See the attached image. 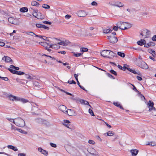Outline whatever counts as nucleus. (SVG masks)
<instances>
[{
    "instance_id": "obj_1",
    "label": "nucleus",
    "mask_w": 156,
    "mask_h": 156,
    "mask_svg": "<svg viewBox=\"0 0 156 156\" xmlns=\"http://www.w3.org/2000/svg\"><path fill=\"white\" fill-rule=\"evenodd\" d=\"M16 123L15 125L18 126L20 127H23L25 125V122L20 118H18L17 119H15Z\"/></svg>"
},
{
    "instance_id": "obj_2",
    "label": "nucleus",
    "mask_w": 156,
    "mask_h": 156,
    "mask_svg": "<svg viewBox=\"0 0 156 156\" xmlns=\"http://www.w3.org/2000/svg\"><path fill=\"white\" fill-rule=\"evenodd\" d=\"M151 34L150 31L146 29H144L141 30L140 35L142 37H144L143 38H145L148 37Z\"/></svg>"
},
{
    "instance_id": "obj_3",
    "label": "nucleus",
    "mask_w": 156,
    "mask_h": 156,
    "mask_svg": "<svg viewBox=\"0 0 156 156\" xmlns=\"http://www.w3.org/2000/svg\"><path fill=\"white\" fill-rule=\"evenodd\" d=\"M137 66L143 69H147L148 66L143 61H140L137 63Z\"/></svg>"
},
{
    "instance_id": "obj_4",
    "label": "nucleus",
    "mask_w": 156,
    "mask_h": 156,
    "mask_svg": "<svg viewBox=\"0 0 156 156\" xmlns=\"http://www.w3.org/2000/svg\"><path fill=\"white\" fill-rule=\"evenodd\" d=\"M108 39L109 41L112 43H116L118 41L117 38L115 36H112L111 35L108 36Z\"/></svg>"
},
{
    "instance_id": "obj_5",
    "label": "nucleus",
    "mask_w": 156,
    "mask_h": 156,
    "mask_svg": "<svg viewBox=\"0 0 156 156\" xmlns=\"http://www.w3.org/2000/svg\"><path fill=\"white\" fill-rule=\"evenodd\" d=\"M76 14L79 17H82L86 16L87 15V13L84 10L79 11L77 12Z\"/></svg>"
},
{
    "instance_id": "obj_6",
    "label": "nucleus",
    "mask_w": 156,
    "mask_h": 156,
    "mask_svg": "<svg viewBox=\"0 0 156 156\" xmlns=\"http://www.w3.org/2000/svg\"><path fill=\"white\" fill-rule=\"evenodd\" d=\"M70 122L69 120H64L63 121V124L67 127L71 129L72 126L70 125Z\"/></svg>"
},
{
    "instance_id": "obj_7",
    "label": "nucleus",
    "mask_w": 156,
    "mask_h": 156,
    "mask_svg": "<svg viewBox=\"0 0 156 156\" xmlns=\"http://www.w3.org/2000/svg\"><path fill=\"white\" fill-rule=\"evenodd\" d=\"M58 109L62 112H65L66 113H67L68 111L66 110L67 109L66 107L63 105H60L58 107Z\"/></svg>"
},
{
    "instance_id": "obj_8",
    "label": "nucleus",
    "mask_w": 156,
    "mask_h": 156,
    "mask_svg": "<svg viewBox=\"0 0 156 156\" xmlns=\"http://www.w3.org/2000/svg\"><path fill=\"white\" fill-rule=\"evenodd\" d=\"M108 50H105L101 52V55L104 57L110 58L108 56Z\"/></svg>"
},
{
    "instance_id": "obj_9",
    "label": "nucleus",
    "mask_w": 156,
    "mask_h": 156,
    "mask_svg": "<svg viewBox=\"0 0 156 156\" xmlns=\"http://www.w3.org/2000/svg\"><path fill=\"white\" fill-rule=\"evenodd\" d=\"M109 4L112 6H117L119 7H122L124 6V4L119 2H115V4H112V2H110Z\"/></svg>"
},
{
    "instance_id": "obj_10",
    "label": "nucleus",
    "mask_w": 156,
    "mask_h": 156,
    "mask_svg": "<svg viewBox=\"0 0 156 156\" xmlns=\"http://www.w3.org/2000/svg\"><path fill=\"white\" fill-rule=\"evenodd\" d=\"M38 10H34V12L33 14V16L36 18H37L39 19H43L44 18L43 16L41 17V16H38V13H37Z\"/></svg>"
},
{
    "instance_id": "obj_11",
    "label": "nucleus",
    "mask_w": 156,
    "mask_h": 156,
    "mask_svg": "<svg viewBox=\"0 0 156 156\" xmlns=\"http://www.w3.org/2000/svg\"><path fill=\"white\" fill-rule=\"evenodd\" d=\"M89 152L90 154L91 155H97L98 154V153L94 148H91L89 149Z\"/></svg>"
},
{
    "instance_id": "obj_12",
    "label": "nucleus",
    "mask_w": 156,
    "mask_h": 156,
    "mask_svg": "<svg viewBox=\"0 0 156 156\" xmlns=\"http://www.w3.org/2000/svg\"><path fill=\"white\" fill-rule=\"evenodd\" d=\"M8 97H9L10 100L12 101H18L19 99V98L16 96H13L12 94H10L8 96Z\"/></svg>"
},
{
    "instance_id": "obj_13",
    "label": "nucleus",
    "mask_w": 156,
    "mask_h": 156,
    "mask_svg": "<svg viewBox=\"0 0 156 156\" xmlns=\"http://www.w3.org/2000/svg\"><path fill=\"white\" fill-rule=\"evenodd\" d=\"M67 113L70 116H75L76 115V111L71 109H68V111Z\"/></svg>"
},
{
    "instance_id": "obj_14",
    "label": "nucleus",
    "mask_w": 156,
    "mask_h": 156,
    "mask_svg": "<svg viewBox=\"0 0 156 156\" xmlns=\"http://www.w3.org/2000/svg\"><path fill=\"white\" fill-rule=\"evenodd\" d=\"M2 60L5 61L6 62H13V61L12 59H11V58L7 56H5L2 58Z\"/></svg>"
},
{
    "instance_id": "obj_15",
    "label": "nucleus",
    "mask_w": 156,
    "mask_h": 156,
    "mask_svg": "<svg viewBox=\"0 0 156 156\" xmlns=\"http://www.w3.org/2000/svg\"><path fill=\"white\" fill-rule=\"evenodd\" d=\"M38 151L41 152L42 154L44 155H47L48 154V152L41 147H39L38 149Z\"/></svg>"
},
{
    "instance_id": "obj_16",
    "label": "nucleus",
    "mask_w": 156,
    "mask_h": 156,
    "mask_svg": "<svg viewBox=\"0 0 156 156\" xmlns=\"http://www.w3.org/2000/svg\"><path fill=\"white\" fill-rule=\"evenodd\" d=\"M137 43L138 45L142 46L146 43V41L144 39H141L140 41H138Z\"/></svg>"
},
{
    "instance_id": "obj_17",
    "label": "nucleus",
    "mask_w": 156,
    "mask_h": 156,
    "mask_svg": "<svg viewBox=\"0 0 156 156\" xmlns=\"http://www.w3.org/2000/svg\"><path fill=\"white\" fill-rule=\"evenodd\" d=\"M125 69V70L127 69L128 71H129L130 72L134 73V74H138L134 70H133L132 69H131L129 68V66L127 65V66H126Z\"/></svg>"
},
{
    "instance_id": "obj_18",
    "label": "nucleus",
    "mask_w": 156,
    "mask_h": 156,
    "mask_svg": "<svg viewBox=\"0 0 156 156\" xmlns=\"http://www.w3.org/2000/svg\"><path fill=\"white\" fill-rule=\"evenodd\" d=\"M138 150L136 149L131 150L130 151V152L132 153V156H135L137 155L138 152Z\"/></svg>"
},
{
    "instance_id": "obj_19",
    "label": "nucleus",
    "mask_w": 156,
    "mask_h": 156,
    "mask_svg": "<svg viewBox=\"0 0 156 156\" xmlns=\"http://www.w3.org/2000/svg\"><path fill=\"white\" fill-rule=\"evenodd\" d=\"M80 102L81 104H83L84 105H88L90 107H91V106L89 105L88 102L87 101L80 99Z\"/></svg>"
},
{
    "instance_id": "obj_20",
    "label": "nucleus",
    "mask_w": 156,
    "mask_h": 156,
    "mask_svg": "<svg viewBox=\"0 0 156 156\" xmlns=\"http://www.w3.org/2000/svg\"><path fill=\"white\" fill-rule=\"evenodd\" d=\"M7 147L8 148L11 149L15 151H18V149L16 147L12 145H9Z\"/></svg>"
},
{
    "instance_id": "obj_21",
    "label": "nucleus",
    "mask_w": 156,
    "mask_h": 156,
    "mask_svg": "<svg viewBox=\"0 0 156 156\" xmlns=\"http://www.w3.org/2000/svg\"><path fill=\"white\" fill-rule=\"evenodd\" d=\"M126 23H124V22H119L117 23L116 25L119 27V28L122 30V28H121V26L122 25H124V24ZM122 29L123 28H122Z\"/></svg>"
},
{
    "instance_id": "obj_22",
    "label": "nucleus",
    "mask_w": 156,
    "mask_h": 156,
    "mask_svg": "<svg viewBox=\"0 0 156 156\" xmlns=\"http://www.w3.org/2000/svg\"><path fill=\"white\" fill-rule=\"evenodd\" d=\"M154 105V103L151 101H149V103L147 104V105H148V107L149 108L153 107Z\"/></svg>"
},
{
    "instance_id": "obj_23",
    "label": "nucleus",
    "mask_w": 156,
    "mask_h": 156,
    "mask_svg": "<svg viewBox=\"0 0 156 156\" xmlns=\"http://www.w3.org/2000/svg\"><path fill=\"white\" fill-rule=\"evenodd\" d=\"M20 10L22 12H27L28 11V9L27 7H24L20 8Z\"/></svg>"
},
{
    "instance_id": "obj_24",
    "label": "nucleus",
    "mask_w": 156,
    "mask_h": 156,
    "mask_svg": "<svg viewBox=\"0 0 156 156\" xmlns=\"http://www.w3.org/2000/svg\"><path fill=\"white\" fill-rule=\"evenodd\" d=\"M112 30H111V29H110V28H109V29H105L103 30V32L105 33H111L112 31Z\"/></svg>"
},
{
    "instance_id": "obj_25",
    "label": "nucleus",
    "mask_w": 156,
    "mask_h": 156,
    "mask_svg": "<svg viewBox=\"0 0 156 156\" xmlns=\"http://www.w3.org/2000/svg\"><path fill=\"white\" fill-rule=\"evenodd\" d=\"M11 73L14 74H17V72H18V71L16 70H14L11 69V68H8L7 69Z\"/></svg>"
},
{
    "instance_id": "obj_26",
    "label": "nucleus",
    "mask_w": 156,
    "mask_h": 156,
    "mask_svg": "<svg viewBox=\"0 0 156 156\" xmlns=\"http://www.w3.org/2000/svg\"><path fill=\"white\" fill-rule=\"evenodd\" d=\"M148 51L149 53L152 54L153 56L155 55V52L154 51L151 49H149L148 50Z\"/></svg>"
},
{
    "instance_id": "obj_27",
    "label": "nucleus",
    "mask_w": 156,
    "mask_h": 156,
    "mask_svg": "<svg viewBox=\"0 0 156 156\" xmlns=\"http://www.w3.org/2000/svg\"><path fill=\"white\" fill-rule=\"evenodd\" d=\"M19 100L18 101H20L23 103H25L29 102L28 100L27 99H25L23 98H19Z\"/></svg>"
},
{
    "instance_id": "obj_28",
    "label": "nucleus",
    "mask_w": 156,
    "mask_h": 156,
    "mask_svg": "<svg viewBox=\"0 0 156 156\" xmlns=\"http://www.w3.org/2000/svg\"><path fill=\"white\" fill-rule=\"evenodd\" d=\"M126 66H127V65H126V64L124 65V66L123 67H122L120 65H119L118 66V67L119 69H120L122 70L123 71H125V69L126 68Z\"/></svg>"
},
{
    "instance_id": "obj_29",
    "label": "nucleus",
    "mask_w": 156,
    "mask_h": 156,
    "mask_svg": "<svg viewBox=\"0 0 156 156\" xmlns=\"http://www.w3.org/2000/svg\"><path fill=\"white\" fill-rule=\"evenodd\" d=\"M113 104L115 106H117V107L120 108L121 109H122L123 110L124 109L122 107V105L119 104L117 102H114L113 103Z\"/></svg>"
},
{
    "instance_id": "obj_30",
    "label": "nucleus",
    "mask_w": 156,
    "mask_h": 156,
    "mask_svg": "<svg viewBox=\"0 0 156 156\" xmlns=\"http://www.w3.org/2000/svg\"><path fill=\"white\" fill-rule=\"evenodd\" d=\"M70 98L73 101H75L76 102H80V99L78 97H76L75 98L70 97Z\"/></svg>"
},
{
    "instance_id": "obj_31",
    "label": "nucleus",
    "mask_w": 156,
    "mask_h": 156,
    "mask_svg": "<svg viewBox=\"0 0 156 156\" xmlns=\"http://www.w3.org/2000/svg\"><path fill=\"white\" fill-rule=\"evenodd\" d=\"M109 55L113 57L116 55V53L110 50H109L108 55Z\"/></svg>"
},
{
    "instance_id": "obj_32",
    "label": "nucleus",
    "mask_w": 156,
    "mask_h": 156,
    "mask_svg": "<svg viewBox=\"0 0 156 156\" xmlns=\"http://www.w3.org/2000/svg\"><path fill=\"white\" fill-rule=\"evenodd\" d=\"M117 54L118 55L122 58L124 57L125 56V54L124 53L121 52H118Z\"/></svg>"
},
{
    "instance_id": "obj_33",
    "label": "nucleus",
    "mask_w": 156,
    "mask_h": 156,
    "mask_svg": "<svg viewBox=\"0 0 156 156\" xmlns=\"http://www.w3.org/2000/svg\"><path fill=\"white\" fill-rule=\"evenodd\" d=\"M31 5L33 6H38L39 5V4L38 3L35 1H33L31 2Z\"/></svg>"
},
{
    "instance_id": "obj_34",
    "label": "nucleus",
    "mask_w": 156,
    "mask_h": 156,
    "mask_svg": "<svg viewBox=\"0 0 156 156\" xmlns=\"http://www.w3.org/2000/svg\"><path fill=\"white\" fill-rule=\"evenodd\" d=\"M127 23L128 25L126 26V27H124V28L123 29H122V30H126L128 29L131 28L132 27L131 24L129 23Z\"/></svg>"
},
{
    "instance_id": "obj_35",
    "label": "nucleus",
    "mask_w": 156,
    "mask_h": 156,
    "mask_svg": "<svg viewBox=\"0 0 156 156\" xmlns=\"http://www.w3.org/2000/svg\"><path fill=\"white\" fill-rule=\"evenodd\" d=\"M114 134V133H113L112 132L109 131L107 133H105V135H106V134H107L106 136H111L112 135H113Z\"/></svg>"
},
{
    "instance_id": "obj_36",
    "label": "nucleus",
    "mask_w": 156,
    "mask_h": 156,
    "mask_svg": "<svg viewBox=\"0 0 156 156\" xmlns=\"http://www.w3.org/2000/svg\"><path fill=\"white\" fill-rule=\"evenodd\" d=\"M9 22L12 24H14V20L13 18L12 17H10L8 18V19Z\"/></svg>"
},
{
    "instance_id": "obj_37",
    "label": "nucleus",
    "mask_w": 156,
    "mask_h": 156,
    "mask_svg": "<svg viewBox=\"0 0 156 156\" xmlns=\"http://www.w3.org/2000/svg\"><path fill=\"white\" fill-rule=\"evenodd\" d=\"M146 145H151L152 146H154L156 145V144L155 142H148V143Z\"/></svg>"
},
{
    "instance_id": "obj_38",
    "label": "nucleus",
    "mask_w": 156,
    "mask_h": 156,
    "mask_svg": "<svg viewBox=\"0 0 156 156\" xmlns=\"http://www.w3.org/2000/svg\"><path fill=\"white\" fill-rule=\"evenodd\" d=\"M17 130L19 131V132H20L21 133L24 134H27V132L26 131H24L23 130H22L21 129H17Z\"/></svg>"
},
{
    "instance_id": "obj_39",
    "label": "nucleus",
    "mask_w": 156,
    "mask_h": 156,
    "mask_svg": "<svg viewBox=\"0 0 156 156\" xmlns=\"http://www.w3.org/2000/svg\"><path fill=\"white\" fill-rule=\"evenodd\" d=\"M88 51V49L82 47L80 48V51L82 52H86Z\"/></svg>"
},
{
    "instance_id": "obj_40",
    "label": "nucleus",
    "mask_w": 156,
    "mask_h": 156,
    "mask_svg": "<svg viewBox=\"0 0 156 156\" xmlns=\"http://www.w3.org/2000/svg\"><path fill=\"white\" fill-rule=\"evenodd\" d=\"M6 119L9 121H10L11 122H12L15 125L16 123V121H14V119L12 118H7Z\"/></svg>"
},
{
    "instance_id": "obj_41",
    "label": "nucleus",
    "mask_w": 156,
    "mask_h": 156,
    "mask_svg": "<svg viewBox=\"0 0 156 156\" xmlns=\"http://www.w3.org/2000/svg\"><path fill=\"white\" fill-rule=\"evenodd\" d=\"M132 86H133V87L132 88V89L135 92H137L139 94H140V92H139L138 90L137 89H136V87L135 86L131 84Z\"/></svg>"
},
{
    "instance_id": "obj_42",
    "label": "nucleus",
    "mask_w": 156,
    "mask_h": 156,
    "mask_svg": "<svg viewBox=\"0 0 156 156\" xmlns=\"http://www.w3.org/2000/svg\"><path fill=\"white\" fill-rule=\"evenodd\" d=\"M42 7L46 9H49L50 6L46 4H44L42 5Z\"/></svg>"
},
{
    "instance_id": "obj_43",
    "label": "nucleus",
    "mask_w": 156,
    "mask_h": 156,
    "mask_svg": "<svg viewBox=\"0 0 156 156\" xmlns=\"http://www.w3.org/2000/svg\"><path fill=\"white\" fill-rule=\"evenodd\" d=\"M60 48V46L59 45V44H54L53 48H54V49H59Z\"/></svg>"
},
{
    "instance_id": "obj_44",
    "label": "nucleus",
    "mask_w": 156,
    "mask_h": 156,
    "mask_svg": "<svg viewBox=\"0 0 156 156\" xmlns=\"http://www.w3.org/2000/svg\"><path fill=\"white\" fill-rule=\"evenodd\" d=\"M10 68H13L16 70H18L19 69V68L18 67H16L13 65H11L10 66Z\"/></svg>"
},
{
    "instance_id": "obj_45",
    "label": "nucleus",
    "mask_w": 156,
    "mask_h": 156,
    "mask_svg": "<svg viewBox=\"0 0 156 156\" xmlns=\"http://www.w3.org/2000/svg\"><path fill=\"white\" fill-rule=\"evenodd\" d=\"M27 35H29L32 36H33L34 35H36L35 34L34 32H27Z\"/></svg>"
},
{
    "instance_id": "obj_46",
    "label": "nucleus",
    "mask_w": 156,
    "mask_h": 156,
    "mask_svg": "<svg viewBox=\"0 0 156 156\" xmlns=\"http://www.w3.org/2000/svg\"><path fill=\"white\" fill-rule=\"evenodd\" d=\"M110 72L113 74H114L115 76H117V73L114 70L111 69L110 71Z\"/></svg>"
},
{
    "instance_id": "obj_47",
    "label": "nucleus",
    "mask_w": 156,
    "mask_h": 156,
    "mask_svg": "<svg viewBox=\"0 0 156 156\" xmlns=\"http://www.w3.org/2000/svg\"><path fill=\"white\" fill-rule=\"evenodd\" d=\"M89 113L92 116H94V115L93 111L90 108H89L88 110Z\"/></svg>"
},
{
    "instance_id": "obj_48",
    "label": "nucleus",
    "mask_w": 156,
    "mask_h": 156,
    "mask_svg": "<svg viewBox=\"0 0 156 156\" xmlns=\"http://www.w3.org/2000/svg\"><path fill=\"white\" fill-rule=\"evenodd\" d=\"M64 43L65 46L67 45L70 43L68 40H66L65 41H64Z\"/></svg>"
},
{
    "instance_id": "obj_49",
    "label": "nucleus",
    "mask_w": 156,
    "mask_h": 156,
    "mask_svg": "<svg viewBox=\"0 0 156 156\" xmlns=\"http://www.w3.org/2000/svg\"><path fill=\"white\" fill-rule=\"evenodd\" d=\"M149 44V46H154L155 45V44L153 42H150L148 43Z\"/></svg>"
},
{
    "instance_id": "obj_50",
    "label": "nucleus",
    "mask_w": 156,
    "mask_h": 156,
    "mask_svg": "<svg viewBox=\"0 0 156 156\" xmlns=\"http://www.w3.org/2000/svg\"><path fill=\"white\" fill-rule=\"evenodd\" d=\"M39 44L40 45H41L42 46L45 45L46 44H48L46 42H39Z\"/></svg>"
},
{
    "instance_id": "obj_51",
    "label": "nucleus",
    "mask_w": 156,
    "mask_h": 156,
    "mask_svg": "<svg viewBox=\"0 0 156 156\" xmlns=\"http://www.w3.org/2000/svg\"><path fill=\"white\" fill-rule=\"evenodd\" d=\"M83 53H75L74 54V56L76 57H79L81 55H82L83 54Z\"/></svg>"
},
{
    "instance_id": "obj_52",
    "label": "nucleus",
    "mask_w": 156,
    "mask_h": 156,
    "mask_svg": "<svg viewBox=\"0 0 156 156\" xmlns=\"http://www.w3.org/2000/svg\"><path fill=\"white\" fill-rule=\"evenodd\" d=\"M88 143L92 144H94L95 142L93 140H90L88 141Z\"/></svg>"
},
{
    "instance_id": "obj_53",
    "label": "nucleus",
    "mask_w": 156,
    "mask_h": 156,
    "mask_svg": "<svg viewBox=\"0 0 156 156\" xmlns=\"http://www.w3.org/2000/svg\"><path fill=\"white\" fill-rule=\"evenodd\" d=\"M36 27L37 28H42V24H38V23H37V24H36Z\"/></svg>"
},
{
    "instance_id": "obj_54",
    "label": "nucleus",
    "mask_w": 156,
    "mask_h": 156,
    "mask_svg": "<svg viewBox=\"0 0 156 156\" xmlns=\"http://www.w3.org/2000/svg\"><path fill=\"white\" fill-rule=\"evenodd\" d=\"M67 83L70 84H72V83L76 84V82L73 80H72L71 81H69V80H68Z\"/></svg>"
},
{
    "instance_id": "obj_55",
    "label": "nucleus",
    "mask_w": 156,
    "mask_h": 156,
    "mask_svg": "<svg viewBox=\"0 0 156 156\" xmlns=\"http://www.w3.org/2000/svg\"><path fill=\"white\" fill-rule=\"evenodd\" d=\"M11 129H14V130H17V129H19L18 128H17L16 127H15L12 124H11Z\"/></svg>"
},
{
    "instance_id": "obj_56",
    "label": "nucleus",
    "mask_w": 156,
    "mask_h": 156,
    "mask_svg": "<svg viewBox=\"0 0 156 156\" xmlns=\"http://www.w3.org/2000/svg\"><path fill=\"white\" fill-rule=\"evenodd\" d=\"M107 75L110 78H111L113 79H115V77L111 75L110 73H107Z\"/></svg>"
},
{
    "instance_id": "obj_57",
    "label": "nucleus",
    "mask_w": 156,
    "mask_h": 156,
    "mask_svg": "<svg viewBox=\"0 0 156 156\" xmlns=\"http://www.w3.org/2000/svg\"><path fill=\"white\" fill-rule=\"evenodd\" d=\"M118 28H119V27L118 26H114L112 30H114L115 31H117L118 30Z\"/></svg>"
},
{
    "instance_id": "obj_58",
    "label": "nucleus",
    "mask_w": 156,
    "mask_h": 156,
    "mask_svg": "<svg viewBox=\"0 0 156 156\" xmlns=\"http://www.w3.org/2000/svg\"><path fill=\"white\" fill-rule=\"evenodd\" d=\"M42 28H43L44 29H46L48 30L49 29V28L48 27L44 25H42Z\"/></svg>"
},
{
    "instance_id": "obj_59",
    "label": "nucleus",
    "mask_w": 156,
    "mask_h": 156,
    "mask_svg": "<svg viewBox=\"0 0 156 156\" xmlns=\"http://www.w3.org/2000/svg\"><path fill=\"white\" fill-rule=\"evenodd\" d=\"M152 110H154V111H156V108L155 107H152L151 108H149L148 111L149 112H151Z\"/></svg>"
},
{
    "instance_id": "obj_60",
    "label": "nucleus",
    "mask_w": 156,
    "mask_h": 156,
    "mask_svg": "<svg viewBox=\"0 0 156 156\" xmlns=\"http://www.w3.org/2000/svg\"><path fill=\"white\" fill-rule=\"evenodd\" d=\"M26 78L27 79H33V78L32 77L28 75H26Z\"/></svg>"
},
{
    "instance_id": "obj_61",
    "label": "nucleus",
    "mask_w": 156,
    "mask_h": 156,
    "mask_svg": "<svg viewBox=\"0 0 156 156\" xmlns=\"http://www.w3.org/2000/svg\"><path fill=\"white\" fill-rule=\"evenodd\" d=\"M25 73L21 71H18V72H17V74L19 75H22L24 74Z\"/></svg>"
},
{
    "instance_id": "obj_62",
    "label": "nucleus",
    "mask_w": 156,
    "mask_h": 156,
    "mask_svg": "<svg viewBox=\"0 0 156 156\" xmlns=\"http://www.w3.org/2000/svg\"><path fill=\"white\" fill-rule=\"evenodd\" d=\"M0 78L5 81H7L9 80L8 78L7 77H2L0 76Z\"/></svg>"
},
{
    "instance_id": "obj_63",
    "label": "nucleus",
    "mask_w": 156,
    "mask_h": 156,
    "mask_svg": "<svg viewBox=\"0 0 156 156\" xmlns=\"http://www.w3.org/2000/svg\"><path fill=\"white\" fill-rule=\"evenodd\" d=\"M58 44L61 45H62L65 46V44H64V41H62L61 42H59L58 43Z\"/></svg>"
},
{
    "instance_id": "obj_64",
    "label": "nucleus",
    "mask_w": 156,
    "mask_h": 156,
    "mask_svg": "<svg viewBox=\"0 0 156 156\" xmlns=\"http://www.w3.org/2000/svg\"><path fill=\"white\" fill-rule=\"evenodd\" d=\"M95 138L97 139L98 140L100 141H102V139L100 138L99 136H98V135L96 136H95Z\"/></svg>"
}]
</instances>
